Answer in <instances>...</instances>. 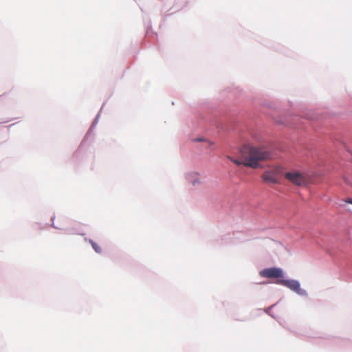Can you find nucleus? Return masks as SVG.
Here are the masks:
<instances>
[{
    "label": "nucleus",
    "mask_w": 352,
    "mask_h": 352,
    "mask_svg": "<svg viewBox=\"0 0 352 352\" xmlns=\"http://www.w3.org/2000/svg\"><path fill=\"white\" fill-rule=\"evenodd\" d=\"M241 157L243 160H236L228 157L233 163L239 166L243 164L245 166L256 168L261 161L272 159V153L266 148L261 146H252L244 145L240 149Z\"/></svg>",
    "instance_id": "obj_1"
},
{
    "label": "nucleus",
    "mask_w": 352,
    "mask_h": 352,
    "mask_svg": "<svg viewBox=\"0 0 352 352\" xmlns=\"http://www.w3.org/2000/svg\"><path fill=\"white\" fill-rule=\"evenodd\" d=\"M284 167L280 165L273 166L265 170L261 175L263 181L268 184H280V178L284 175Z\"/></svg>",
    "instance_id": "obj_2"
},
{
    "label": "nucleus",
    "mask_w": 352,
    "mask_h": 352,
    "mask_svg": "<svg viewBox=\"0 0 352 352\" xmlns=\"http://www.w3.org/2000/svg\"><path fill=\"white\" fill-rule=\"evenodd\" d=\"M284 177L289 182L297 186H307L310 181L307 173L297 170H292L288 172L284 171Z\"/></svg>",
    "instance_id": "obj_3"
},
{
    "label": "nucleus",
    "mask_w": 352,
    "mask_h": 352,
    "mask_svg": "<svg viewBox=\"0 0 352 352\" xmlns=\"http://www.w3.org/2000/svg\"><path fill=\"white\" fill-rule=\"evenodd\" d=\"M277 283L284 285L291 290L295 292L300 295H305L306 292L300 288V285L298 281L295 280H280L277 281Z\"/></svg>",
    "instance_id": "obj_4"
},
{
    "label": "nucleus",
    "mask_w": 352,
    "mask_h": 352,
    "mask_svg": "<svg viewBox=\"0 0 352 352\" xmlns=\"http://www.w3.org/2000/svg\"><path fill=\"white\" fill-rule=\"evenodd\" d=\"M260 275L265 278H280L283 276V271L276 267L267 268L261 270Z\"/></svg>",
    "instance_id": "obj_5"
},
{
    "label": "nucleus",
    "mask_w": 352,
    "mask_h": 352,
    "mask_svg": "<svg viewBox=\"0 0 352 352\" xmlns=\"http://www.w3.org/2000/svg\"><path fill=\"white\" fill-rule=\"evenodd\" d=\"M89 243H91L92 248L97 253H101L102 249L94 241L89 240Z\"/></svg>",
    "instance_id": "obj_6"
},
{
    "label": "nucleus",
    "mask_w": 352,
    "mask_h": 352,
    "mask_svg": "<svg viewBox=\"0 0 352 352\" xmlns=\"http://www.w3.org/2000/svg\"><path fill=\"white\" fill-rule=\"evenodd\" d=\"M346 203L352 204V199H348L345 201Z\"/></svg>",
    "instance_id": "obj_7"
},
{
    "label": "nucleus",
    "mask_w": 352,
    "mask_h": 352,
    "mask_svg": "<svg viewBox=\"0 0 352 352\" xmlns=\"http://www.w3.org/2000/svg\"><path fill=\"white\" fill-rule=\"evenodd\" d=\"M74 233L76 234H80V232H74Z\"/></svg>",
    "instance_id": "obj_8"
},
{
    "label": "nucleus",
    "mask_w": 352,
    "mask_h": 352,
    "mask_svg": "<svg viewBox=\"0 0 352 352\" xmlns=\"http://www.w3.org/2000/svg\"><path fill=\"white\" fill-rule=\"evenodd\" d=\"M195 184H196V182H193L192 184L195 185Z\"/></svg>",
    "instance_id": "obj_9"
}]
</instances>
